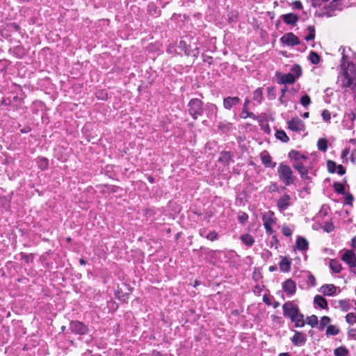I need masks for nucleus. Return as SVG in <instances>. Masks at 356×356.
Instances as JSON below:
<instances>
[{"instance_id": "a211bd4d", "label": "nucleus", "mask_w": 356, "mask_h": 356, "mask_svg": "<svg viewBox=\"0 0 356 356\" xmlns=\"http://www.w3.org/2000/svg\"><path fill=\"white\" fill-rule=\"evenodd\" d=\"M262 220L264 225H273L275 223V218H274V213L271 211H268L263 214Z\"/></svg>"}, {"instance_id": "20e7f679", "label": "nucleus", "mask_w": 356, "mask_h": 356, "mask_svg": "<svg viewBox=\"0 0 356 356\" xmlns=\"http://www.w3.org/2000/svg\"><path fill=\"white\" fill-rule=\"evenodd\" d=\"M283 314L286 317H289L291 320H293V317L300 312L297 305L291 301H288L282 306Z\"/></svg>"}, {"instance_id": "a878e982", "label": "nucleus", "mask_w": 356, "mask_h": 356, "mask_svg": "<svg viewBox=\"0 0 356 356\" xmlns=\"http://www.w3.org/2000/svg\"><path fill=\"white\" fill-rule=\"evenodd\" d=\"M330 268L335 273H339L341 270V265L337 259H331L330 261Z\"/></svg>"}, {"instance_id": "6ab92c4d", "label": "nucleus", "mask_w": 356, "mask_h": 356, "mask_svg": "<svg viewBox=\"0 0 356 356\" xmlns=\"http://www.w3.org/2000/svg\"><path fill=\"white\" fill-rule=\"evenodd\" d=\"M293 320H291L295 323L296 327H302L305 325V321L304 320V315L299 312L293 317Z\"/></svg>"}, {"instance_id": "c03bdc74", "label": "nucleus", "mask_w": 356, "mask_h": 356, "mask_svg": "<svg viewBox=\"0 0 356 356\" xmlns=\"http://www.w3.org/2000/svg\"><path fill=\"white\" fill-rule=\"evenodd\" d=\"M291 72L293 73V74H296L295 76L297 79V78H298L301 75L302 70H301V67L299 65H294L291 68Z\"/></svg>"}, {"instance_id": "e433bc0d", "label": "nucleus", "mask_w": 356, "mask_h": 356, "mask_svg": "<svg viewBox=\"0 0 356 356\" xmlns=\"http://www.w3.org/2000/svg\"><path fill=\"white\" fill-rule=\"evenodd\" d=\"M339 332V330L332 325H330L327 327L326 334L327 335H337Z\"/></svg>"}, {"instance_id": "ea45409f", "label": "nucleus", "mask_w": 356, "mask_h": 356, "mask_svg": "<svg viewBox=\"0 0 356 356\" xmlns=\"http://www.w3.org/2000/svg\"><path fill=\"white\" fill-rule=\"evenodd\" d=\"M267 91H268L267 96L269 99L272 100V99H275L276 98V92H275V87H268L267 88Z\"/></svg>"}, {"instance_id": "f03ea898", "label": "nucleus", "mask_w": 356, "mask_h": 356, "mask_svg": "<svg viewBox=\"0 0 356 356\" xmlns=\"http://www.w3.org/2000/svg\"><path fill=\"white\" fill-rule=\"evenodd\" d=\"M279 178L286 186L293 184L296 180V177L293 175V170L291 167L284 163H281L277 168Z\"/></svg>"}, {"instance_id": "4be33fe9", "label": "nucleus", "mask_w": 356, "mask_h": 356, "mask_svg": "<svg viewBox=\"0 0 356 356\" xmlns=\"http://www.w3.org/2000/svg\"><path fill=\"white\" fill-rule=\"evenodd\" d=\"M291 261L289 259L282 257L279 264L280 270L282 272H289L291 268Z\"/></svg>"}, {"instance_id": "aec40b11", "label": "nucleus", "mask_w": 356, "mask_h": 356, "mask_svg": "<svg viewBox=\"0 0 356 356\" xmlns=\"http://www.w3.org/2000/svg\"><path fill=\"white\" fill-rule=\"evenodd\" d=\"M249 102H250V101L248 99H245V103L243 104V111L241 114V117L244 119L247 118L248 117L255 119L256 118L255 115L253 113L249 112L248 111V106Z\"/></svg>"}, {"instance_id": "09e8293b", "label": "nucleus", "mask_w": 356, "mask_h": 356, "mask_svg": "<svg viewBox=\"0 0 356 356\" xmlns=\"http://www.w3.org/2000/svg\"><path fill=\"white\" fill-rule=\"evenodd\" d=\"M48 166V160L45 158H42L40 159V162H39V167L44 170L45 168H47Z\"/></svg>"}, {"instance_id": "79ce46f5", "label": "nucleus", "mask_w": 356, "mask_h": 356, "mask_svg": "<svg viewBox=\"0 0 356 356\" xmlns=\"http://www.w3.org/2000/svg\"><path fill=\"white\" fill-rule=\"evenodd\" d=\"M300 103L304 107L309 106L311 103L309 96L307 95H303L300 99Z\"/></svg>"}, {"instance_id": "72a5a7b5", "label": "nucleus", "mask_w": 356, "mask_h": 356, "mask_svg": "<svg viewBox=\"0 0 356 356\" xmlns=\"http://www.w3.org/2000/svg\"><path fill=\"white\" fill-rule=\"evenodd\" d=\"M254 100L261 103L263 99V94L261 88H257L253 93Z\"/></svg>"}, {"instance_id": "e2e57ef3", "label": "nucleus", "mask_w": 356, "mask_h": 356, "mask_svg": "<svg viewBox=\"0 0 356 356\" xmlns=\"http://www.w3.org/2000/svg\"><path fill=\"white\" fill-rule=\"evenodd\" d=\"M352 245L354 248L356 249V236L354 237L352 240Z\"/></svg>"}, {"instance_id": "37998d69", "label": "nucleus", "mask_w": 356, "mask_h": 356, "mask_svg": "<svg viewBox=\"0 0 356 356\" xmlns=\"http://www.w3.org/2000/svg\"><path fill=\"white\" fill-rule=\"evenodd\" d=\"M346 321L349 324L353 325L356 323V316L353 313H348L346 315Z\"/></svg>"}, {"instance_id": "412c9836", "label": "nucleus", "mask_w": 356, "mask_h": 356, "mask_svg": "<svg viewBox=\"0 0 356 356\" xmlns=\"http://www.w3.org/2000/svg\"><path fill=\"white\" fill-rule=\"evenodd\" d=\"M308 241L302 236H298L296 240V247L299 250L304 251L308 249Z\"/></svg>"}, {"instance_id": "8fccbe9b", "label": "nucleus", "mask_w": 356, "mask_h": 356, "mask_svg": "<svg viewBox=\"0 0 356 356\" xmlns=\"http://www.w3.org/2000/svg\"><path fill=\"white\" fill-rule=\"evenodd\" d=\"M321 115H322V118L323 119L326 121V122H328L330 121L331 117H330V113L329 112V111L327 110H323L322 113H321Z\"/></svg>"}, {"instance_id": "6e6552de", "label": "nucleus", "mask_w": 356, "mask_h": 356, "mask_svg": "<svg viewBox=\"0 0 356 356\" xmlns=\"http://www.w3.org/2000/svg\"><path fill=\"white\" fill-rule=\"evenodd\" d=\"M293 332L294 334L291 338L292 343L296 346H303L307 341L305 334L297 330H293Z\"/></svg>"}, {"instance_id": "4468645a", "label": "nucleus", "mask_w": 356, "mask_h": 356, "mask_svg": "<svg viewBox=\"0 0 356 356\" xmlns=\"http://www.w3.org/2000/svg\"><path fill=\"white\" fill-rule=\"evenodd\" d=\"M282 18L284 22L289 25H295L299 19L298 16L292 13L282 15Z\"/></svg>"}, {"instance_id": "39448f33", "label": "nucleus", "mask_w": 356, "mask_h": 356, "mask_svg": "<svg viewBox=\"0 0 356 356\" xmlns=\"http://www.w3.org/2000/svg\"><path fill=\"white\" fill-rule=\"evenodd\" d=\"M70 329L73 333L80 335H84L88 332V327L78 321H72L70 324Z\"/></svg>"}, {"instance_id": "bf43d9fd", "label": "nucleus", "mask_w": 356, "mask_h": 356, "mask_svg": "<svg viewBox=\"0 0 356 356\" xmlns=\"http://www.w3.org/2000/svg\"><path fill=\"white\" fill-rule=\"evenodd\" d=\"M279 101L280 104L286 105V100L284 99V96H282V95L279 98Z\"/></svg>"}, {"instance_id": "473e14b6", "label": "nucleus", "mask_w": 356, "mask_h": 356, "mask_svg": "<svg viewBox=\"0 0 356 356\" xmlns=\"http://www.w3.org/2000/svg\"><path fill=\"white\" fill-rule=\"evenodd\" d=\"M307 30L309 31V34L305 36V39L307 41L313 40L315 38V28L313 26H309L307 28Z\"/></svg>"}, {"instance_id": "9b49d317", "label": "nucleus", "mask_w": 356, "mask_h": 356, "mask_svg": "<svg viewBox=\"0 0 356 356\" xmlns=\"http://www.w3.org/2000/svg\"><path fill=\"white\" fill-rule=\"evenodd\" d=\"M291 197L289 195L284 194L277 200V207L280 211H285L290 205Z\"/></svg>"}, {"instance_id": "c756f323", "label": "nucleus", "mask_w": 356, "mask_h": 356, "mask_svg": "<svg viewBox=\"0 0 356 356\" xmlns=\"http://www.w3.org/2000/svg\"><path fill=\"white\" fill-rule=\"evenodd\" d=\"M318 317L316 315H312L307 317L305 323L311 325L312 327L318 325Z\"/></svg>"}, {"instance_id": "2f4dec72", "label": "nucleus", "mask_w": 356, "mask_h": 356, "mask_svg": "<svg viewBox=\"0 0 356 356\" xmlns=\"http://www.w3.org/2000/svg\"><path fill=\"white\" fill-rule=\"evenodd\" d=\"M309 60L312 64H318L320 62L321 58L319 55L315 51H311L309 56Z\"/></svg>"}, {"instance_id": "774afa93", "label": "nucleus", "mask_w": 356, "mask_h": 356, "mask_svg": "<svg viewBox=\"0 0 356 356\" xmlns=\"http://www.w3.org/2000/svg\"><path fill=\"white\" fill-rule=\"evenodd\" d=\"M309 113L308 112H305L303 115H302V117L304 118H307L309 117Z\"/></svg>"}, {"instance_id": "dca6fc26", "label": "nucleus", "mask_w": 356, "mask_h": 356, "mask_svg": "<svg viewBox=\"0 0 356 356\" xmlns=\"http://www.w3.org/2000/svg\"><path fill=\"white\" fill-rule=\"evenodd\" d=\"M320 292L324 296H332L336 292V286L334 284H324L321 287Z\"/></svg>"}, {"instance_id": "9d476101", "label": "nucleus", "mask_w": 356, "mask_h": 356, "mask_svg": "<svg viewBox=\"0 0 356 356\" xmlns=\"http://www.w3.org/2000/svg\"><path fill=\"white\" fill-rule=\"evenodd\" d=\"M282 288L286 293L291 296L296 293V285L294 281L288 279L282 284Z\"/></svg>"}, {"instance_id": "338daca9", "label": "nucleus", "mask_w": 356, "mask_h": 356, "mask_svg": "<svg viewBox=\"0 0 356 356\" xmlns=\"http://www.w3.org/2000/svg\"><path fill=\"white\" fill-rule=\"evenodd\" d=\"M79 263L81 265H85L86 264V261L83 259H80Z\"/></svg>"}, {"instance_id": "58836bf2", "label": "nucleus", "mask_w": 356, "mask_h": 356, "mask_svg": "<svg viewBox=\"0 0 356 356\" xmlns=\"http://www.w3.org/2000/svg\"><path fill=\"white\" fill-rule=\"evenodd\" d=\"M148 13L152 15H156L159 13V10L157 6H156L154 3H150L147 7Z\"/></svg>"}, {"instance_id": "a19ab883", "label": "nucleus", "mask_w": 356, "mask_h": 356, "mask_svg": "<svg viewBox=\"0 0 356 356\" xmlns=\"http://www.w3.org/2000/svg\"><path fill=\"white\" fill-rule=\"evenodd\" d=\"M334 229V226L333 223L330 221H327L325 222V225L323 226V230L326 232L327 233H330L332 232Z\"/></svg>"}, {"instance_id": "f3484780", "label": "nucleus", "mask_w": 356, "mask_h": 356, "mask_svg": "<svg viewBox=\"0 0 356 356\" xmlns=\"http://www.w3.org/2000/svg\"><path fill=\"white\" fill-rule=\"evenodd\" d=\"M232 156L229 152H222L218 158V161L224 165H228Z\"/></svg>"}, {"instance_id": "603ef678", "label": "nucleus", "mask_w": 356, "mask_h": 356, "mask_svg": "<svg viewBox=\"0 0 356 356\" xmlns=\"http://www.w3.org/2000/svg\"><path fill=\"white\" fill-rule=\"evenodd\" d=\"M339 175H343L346 173V169L341 165H338L337 172Z\"/></svg>"}, {"instance_id": "a18cd8bd", "label": "nucleus", "mask_w": 356, "mask_h": 356, "mask_svg": "<svg viewBox=\"0 0 356 356\" xmlns=\"http://www.w3.org/2000/svg\"><path fill=\"white\" fill-rule=\"evenodd\" d=\"M238 219L241 224H245L248 219V216L247 213L243 212L238 215Z\"/></svg>"}, {"instance_id": "49530a36", "label": "nucleus", "mask_w": 356, "mask_h": 356, "mask_svg": "<svg viewBox=\"0 0 356 356\" xmlns=\"http://www.w3.org/2000/svg\"><path fill=\"white\" fill-rule=\"evenodd\" d=\"M345 118L353 122L356 119V113L353 111H350L346 113Z\"/></svg>"}, {"instance_id": "cd10ccee", "label": "nucleus", "mask_w": 356, "mask_h": 356, "mask_svg": "<svg viewBox=\"0 0 356 356\" xmlns=\"http://www.w3.org/2000/svg\"><path fill=\"white\" fill-rule=\"evenodd\" d=\"M241 241L248 246H252L254 242L252 236L244 234L241 236Z\"/></svg>"}, {"instance_id": "2eb2a0df", "label": "nucleus", "mask_w": 356, "mask_h": 356, "mask_svg": "<svg viewBox=\"0 0 356 356\" xmlns=\"http://www.w3.org/2000/svg\"><path fill=\"white\" fill-rule=\"evenodd\" d=\"M296 76L292 73H287L282 74L280 79L278 81L279 83L286 84V83H293L296 81Z\"/></svg>"}, {"instance_id": "c85d7f7f", "label": "nucleus", "mask_w": 356, "mask_h": 356, "mask_svg": "<svg viewBox=\"0 0 356 356\" xmlns=\"http://www.w3.org/2000/svg\"><path fill=\"white\" fill-rule=\"evenodd\" d=\"M317 146L319 150L325 152L327 151V141L326 140V139L320 138L318 140Z\"/></svg>"}, {"instance_id": "bb28decb", "label": "nucleus", "mask_w": 356, "mask_h": 356, "mask_svg": "<svg viewBox=\"0 0 356 356\" xmlns=\"http://www.w3.org/2000/svg\"><path fill=\"white\" fill-rule=\"evenodd\" d=\"M275 136L278 140L284 143L289 141V138L283 130H277L275 133Z\"/></svg>"}, {"instance_id": "0eeeda50", "label": "nucleus", "mask_w": 356, "mask_h": 356, "mask_svg": "<svg viewBox=\"0 0 356 356\" xmlns=\"http://www.w3.org/2000/svg\"><path fill=\"white\" fill-rule=\"evenodd\" d=\"M288 126L291 130L297 132H300L305 129V124L303 121L298 118H292L288 122Z\"/></svg>"}, {"instance_id": "423d86ee", "label": "nucleus", "mask_w": 356, "mask_h": 356, "mask_svg": "<svg viewBox=\"0 0 356 356\" xmlns=\"http://www.w3.org/2000/svg\"><path fill=\"white\" fill-rule=\"evenodd\" d=\"M280 41L287 46H296L300 43L299 38L293 33H287L282 36Z\"/></svg>"}, {"instance_id": "7c9ffc66", "label": "nucleus", "mask_w": 356, "mask_h": 356, "mask_svg": "<svg viewBox=\"0 0 356 356\" xmlns=\"http://www.w3.org/2000/svg\"><path fill=\"white\" fill-rule=\"evenodd\" d=\"M334 355L335 356H348V350L346 348L341 346L334 350Z\"/></svg>"}, {"instance_id": "4c0bfd02", "label": "nucleus", "mask_w": 356, "mask_h": 356, "mask_svg": "<svg viewBox=\"0 0 356 356\" xmlns=\"http://www.w3.org/2000/svg\"><path fill=\"white\" fill-rule=\"evenodd\" d=\"M330 322V318L328 316H323L321 319L320 324L318 327L319 330H323L325 325H327Z\"/></svg>"}, {"instance_id": "13d9d810", "label": "nucleus", "mask_w": 356, "mask_h": 356, "mask_svg": "<svg viewBox=\"0 0 356 356\" xmlns=\"http://www.w3.org/2000/svg\"><path fill=\"white\" fill-rule=\"evenodd\" d=\"M10 103H11V101H10V99H3V100L1 101V104H4V105H6V106L10 105Z\"/></svg>"}, {"instance_id": "052dcab7", "label": "nucleus", "mask_w": 356, "mask_h": 356, "mask_svg": "<svg viewBox=\"0 0 356 356\" xmlns=\"http://www.w3.org/2000/svg\"><path fill=\"white\" fill-rule=\"evenodd\" d=\"M11 26L16 31H18L19 29V26L18 24H15V23H13L11 24Z\"/></svg>"}, {"instance_id": "7ed1b4c3", "label": "nucleus", "mask_w": 356, "mask_h": 356, "mask_svg": "<svg viewBox=\"0 0 356 356\" xmlns=\"http://www.w3.org/2000/svg\"><path fill=\"white\" fill-rule=\"evenodd\" d=\"M188 106L189 107V114L194 120H197L198 116L202 115L204 112L203 102L200 99L197 98L192 99L190 100Z\"/></svg>"}, {"instance_id": "b1692460", "label": "nucleus", "mask_w": 356, "mask_h": 356, "mask_svg": "<svg viewBox=\"0 0 356 356\" xmlns=\"http://www.w3.org/2000/svg\"><path fill=\"white\" fill-rule=\"evenodd\" d=\"M303 277L305 279L308 286H316L315 277L313 275H312L309 272H304Z\"/></svg>"}, {"instance_id": "864d4df0", "label": "nucleus", "mask_w": 356, "mask_h": 356, "mask_svg": "<svg viewBox=\"0 0 356 356\" xmlns=\"http://www.w3.org/2000/svg\"><path fill=\"white\" fill-rule=\"evenodd\" d=\"M353 201V197L352 196V195H348L346 197L345 202L346 204H352Z\"/></svg>"}, {"instance_id": "3c124183", "label": "nucleus", "mask_w": 356, "mask_h": 356, "mask_svg": "<svg viewBox=\"0 0 356 356\" xmlns=\"http://www.w3.org/2000/svg\"><path fill=\"white\" fill-rule=\"evenodd\" d=\"M282 232L286 236H290L292 234V230L289 227H284Z\"/></svg>"}, {"instance_id": "393cba45", "label": "nucleus", "mask_w": 356, "mask_h": 356, "mask_svg": "<svg viewBox=\"0 0 356 356\" xmlns=\"http://www.w3.org/2000/svg\"><path fill=\"white\" fill-rule=\"evenodd\" d=\"M314 302L322 309H325L327 307L326 300L319 295L314 297Z\"/></svg>"}, {"instance_id": "c9c22d12", "label": "nucleus", "mask_w": 356, "mask_h": 356, "mask_svg": "<svg viewBox=\"0 0 356 356\" xmlns=\"http://www.w3.org/2000/svg\"><path fill=\"white\" fill-rule=\"evenodd\" d=\"M334 191L339 194H344L345 193V188L344 185L341 183L335 182L333 185Z\"/></svg>"}, {"instance_id": "1a4fd4ad", "label": "nucleus", "mask_w": 356, "mask_h": 356, "mask_svg": "<svg viewBox=\"0 0 356 356\" xmlns=\"http://www.w3.org/2000/svg\"><path fill=\"white\" fill-rule=\"evenodd\" d=\"M341 259L347 263L351 268L356 267V256L352 250H346Z\"/></svg>"}, {"instance_id": "f8f14e48", "label": "nucleus", "mask_w": 356, "mask_h": 356, "mask_svg": "<svg viewBox=\"0 0 356 356\" xmlns=\"http://www.w3.org/2000/svg\"><path fill=\"white\" fill-rule=\"evenodd\" d=\"M241 99L238 97H227L223 99V106L225 109L230 110L234 106L238 104Z\"/></svg>"}, {"instance_id": "680f3d73", "label": "nucleus", "mask_w": 356, "mask_h": 356, "mask_svg": "<svg viewBox=\"0 0 356 356\" xmlns=\"http://www.w3.org/2000/svg\"><path fill=\"white\" fill-rule=\"evenodd\" d=\"M287 87L286 86H284L283 88H282L281 90V93L282 95V96H284L286 92L287 91Z\"/></svg>"}, {"instance_id": "4d7b16f0", "label": "nucleus", "mask_w": 356, "mask_h": 356, "mask_svg": "<svg viewBox=\"0 0 356 356\" xmlns=\"http://www.w3.org/2000/svg\"><path fill=\"white\" fill-rule=\"evenodd\" d=\"M349 152H350V151H349V149L346 148V149L342 152V153H341V158H342V159L346 158V157L348 156V154H349Z\"/></svg>"}, {"instance_id": "69168bd1", "label": "nucleus", "mask_w": 356, "mask_h": 356, "mask_svg": "<svg viewBox=\"0 0 356 356\" xmlns=\"http://www.w3.org/2000/svg\"><path fill=\"white\" fill-rule=\"evenodd\" d=\"M278 356H291L289 353H280Z\"/></svg>"}, {"instance_id": "f704fd0d", "label": "nucleus", "mask_w": 356, "mask_h": 356, "mask_svg": "<svg viewBox=\"0 0 356 356\" xmlns=\"http://www.w3.org/2000/svg\"><path fill=\"white\" fill-rule=\"evenodd\" d=\"M338 165L333 161L329 160L327 161V170L331 173L337 172Z\"/></svg>"}, {"instance_id": "6e6d98bb", "label": "nucleus", "mask_w": 356, "mask_h": 356, "mask_svg": "<svg viewBox=\"0 0 356 356\" xmlns=\"http://www.w3.org/2000/svg\"><path fill=\"white\" fill-rule=\"evenodd\" d=\"M293 5L296 9L301 10L302 8V3L300 1H296Z\"/></svg>"}, {"instance_id": "0e129e2a", "label": "nucleus", "mask_w": 356, "mask_h": 356, "mask_svg": "<svg viewBox=\"0 0 356 356\" xmlns=\"http://www.w3.org/2000/svg\"><path fill=\"white\" fill-rule=\"evenodd\" d=\"M277 270V267L275 266H270L269 267V271L273 272Z\"/></svg>"}, {"instance_id": "ddd939ff", "label": "nucleus", "mask_w": 356, "mask_h": 356, "mask_svg": "<svg viewBox=\"0 0 356 356\" xmlns=\"http://www.w3.org/2000/svg\"><path fill=\"white\" fill-rule=\"evenodd\" d=\"M261 159L263 164L267 168H275L276 166V163L272 162L271 156L266 151L261 153Z\"/></svg>"}, {"instance_id": "f257e3e1", "label": "nucleus", "mask_w": 356, "mask_h": 356, "mask_svg": "<svg viewBox=\"0 0 356 356\" xmlns=\"http://www.w3.org/2000/svg\"><path fill=\"white\" fill-rule=\"evenodd\" d=\"M289 157L293 161L292 166L296 170L302 179H309L308 170L305 166V162L307 159V157L300 154L299 152L296 150H291L289 153Z\"/></svg>"}, {"instance_id": "5701e85b", "label": "nucleus", "mask_w": 356, "mask_h": 356, "mask_svg": "<svg viewBox=\"0 0 356 356\" xmlns=\"http://www.w3.org/2000/svg\"><path fill=\"white\" fill-rule=\"evenodd\" d=\"M332 304L334 305V307L340 308L343 312H347L350 308L349 303L348 302V301L344 300L334 301Z\"/></svg>"}, {"instance_id": "de8ad7c7", "label": "nucleus", "mask_w": 356, "mask_h": 356, "mask_svg": "<svg viewBox=\"0 0 356 356\" xmlns=\"http://www.w3.org/2000/svg\"><path fill=\"white\" fill-rule=\"evenodd\" d=\"M206 238L208 240L213 241L218 238V234L216 232H211L207 236Z\"/></svg>"}, {"instance_id": "5fc2aeb1", "label": "nucleus", "mask_w": 356, "mask_h": 356, "mask_svg": "<svg viewBox=\"0 0 356 356\" xmlns=\"http://www.w3.org/2000/svg\"><path fill=\"white\" fill-rule=\"evenodd\" d=\"M264 226L266 233L268 234H272L273 233V230L272 229V225H264Z\"/></svg>"}]
</instances>
